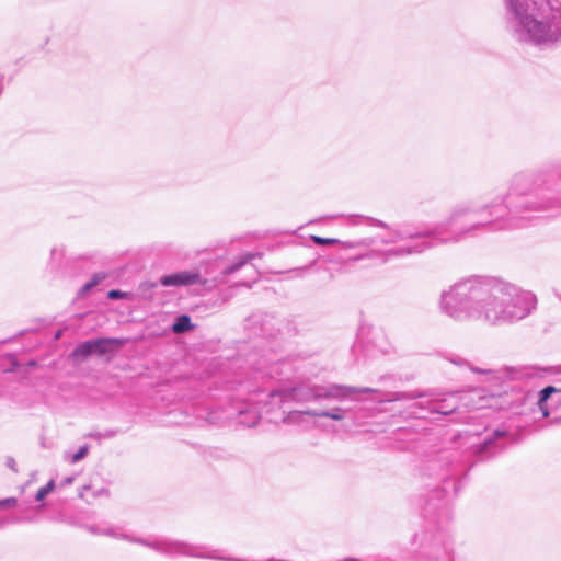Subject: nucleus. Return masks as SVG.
<instances>
[{"label":"nucleus","instance_id":"obj_1","mask_svg":"<svg viewBox=\"0 0 561 561\" xmlns=\"http://www.w3.org/2000/svg\"><path fill=\"white\" fill-rule=\"evenodd\" d=\"M537 306L534 293L507 282L479 277L461 278L439 294L438 310L448 319L466 323L504 325L528 317Z\"/></svg>","mask_w":561,"mask_h":561},{"label":"nucleus","instance_id":"obj_2","mask_svg":"<svg viewBox=\"0 0 561 561\" xmlns=\"http://www.w3.org/2000/svg\"><path fill=\"white\" fill-rule=\"evenodd\" d=\"M527 181L524 178H517L514 180L511 192L507 194L506 204L490 203L486 205H479L474 202H462L454 207L448 219L440 227L434 230H426L416 233H410L407 231H399L385 242H400L405 240H413L420 238L434 237L439 239V236L445 230H450L454 234H461L470 228H474L480 225L491 222L492 220H499L505 217L508 211L513 216H517L523 209L537 210L540 206H537L535 202L529 198L519 201V197L526 195L524 187ZM453 238H440L443 241H449Z\"/></svg>","mask_w":561,"mask_h":561},{"label":"nucleus","instance_id":"obj_3","mask_svg":"<svg viewBox=\"0 0 561 561\" xmlns=\"http://www.w3.org/2000/svg\"><path fill=\"white\" fill-rule=\"evenodd\" d=\"M513 35L536 44L561 41V9L547 0H504Z\"/></svg>","mask_w":561,"mask_h":561},{"label":"nucleus","instance_id":"obj_4","mask_svg":"<svg viewBox=\"0 0 561 561\" xmlns=\"http://www.w3.org/2000/svg\"><path fill=\"white\" fill-rule=\"evenodd\" d=\"M373 391L371 388H355L341 385L313 388H286L272 392L271 399L275 401L278 398L282 402L289 400L304 402L320 399H336L342 401L356 393H368Z\"/></svg>","mask_w":561,"mask_h":561},{"label":"nucleus","instance_id":"obj_5","mask_svg":"<svg viewBox=\"0 0 561 561\" xmlns=\"http://www.w3.org/2000/svg\"><path fill=\"white\" fill-rule=\"evenodd\" d=\"M125 343L124 340L115 337H102L95 340H89L79 344L71 353L73 358H87L92 354L104 355L112 351V346H122Z\"/></svg>","mask_w":561,"mask_h":561},{"label":"nucleus","instance_id":"obj_6","mask_svg":"<svg viewBox=\"0 0 561 561\" xmlns=\"http://www.w3.org/2000/svg\"><path fill=\"white\" fill-rule=\"evenodd\" d=\"M202 277L196 271H182L160 278V284L164 287H180L201 284Z\"/></svg>","mask_w":561,"mask_h":561},{"label":"nucleus","instance_id":"obj_7","mask_svg":"<svg viewBox=\"0 0 561 561\" xmlns=\"http://www.w3.org/2000/svg\"><path fill=\"white\" fill-rule=\"evenodd\" d=\"M430 245H431L430 242L423 241V242L416 243L414 245H408V247H402V248H399L396 250H391V251H389V255L399 256V255H403V254L421 253Z\"/></svg>","mask_w":561,"mask_h":561},{"label":"nucleus","instance_id":"obj_8","mask_svg":"<svg viewBox=\"0 0 561 561\" xmlns=\"http://www.w3.org/2000/svg\"><path fill=\"white\" fill-rule=\"evenodd\" d=\"M560 390L553 386H548L546 388H543L540 393H539V400H538V405H539V409L541 410L542 414L545 416H547L549 414L548 410H547V407H546V402L547 400L550 398V396L552 393H557L559 392Z\"/></svg>","mask_w":561,"mask_h":561},{"label":"nucleus","instance_id":"obj_9","mask_svg":"<svg viewBox=\"0 0 561 561\" xmlns=\"http://www.w3.org/2000/svg\"><path fill=\"white\" fill-rule=\"evenodd\" d=\"M239 416H240L239 422L247 426H253L260 420V415L256 411L240 412Z\"/></svg>","mask_w":561,"mask_h":561},{"label":"nucleus","instance_id":"obj_10","mask_svg":"<svg viewBox=\"0 0 561 561\" xmlns=\"http://www.w3.org/2000/svg\"><path fill=\"white\" fill-rule=\"evenodd\" d=\"M192 328L191 319L187 316H180L174 324L172 325V330L175 333H183Z\"/></svg>","mask_w":561,"mask_h":561},{"label":"nucleus","instance_id":"obj_11","mask_svg":"<svg viewBox=\"0 0 561 561\" xmlns=\"http://www.w3.org/2000/svg\"><path fill=\"white\" fill-rule=\"evenodd\" d=\"M456 408H457V405L455 403L446 405L445 401H442V402L433 403V405L431 407V410L436 413L448 414V413H451L453 411H455Z\"/></svg>","mask_w":561,"mask_h":561},{"label":"nucleus","instance_id":"obj_12","mask_svg":"<svg viewBox=\"0 0 561 561\" xmlns=\"http://www.w3.org/2000/svg\"><path fill=\"white\" fill-rule=\"evenodd\" d=\"M304 421V412L302 411H291L285 417L284 422L288 424H300Z\"/></svg>","mask_w":561,"mask_h":561},{"label":"nucleus","instance_id":"obj_13","mask_svg":"<svg viewBox=\"0 0 561 561\" xmlns=\"http://www.w3.org/2000/svg\"><path fill=\"white\" fill-rule=\"evenodd\" d=\"M343 409L334 408L332 411H321L320 414L322 417H329L335 421H341L344 419Z\"/></svg>","mask_w":561,"mask_h":561},{"label":"nucleus","instance_id":"obj_14","mask_svg":"<svg viewBox=\"0 0 561 561\" xmlns=\"http://www.w3.org/2000/svg\"><path fill=\"white\" fill-rule=\"evenodd\" d=\"M88 451H89V447L87 445L80 447L79 450L71 456L70 462L76 463V462L80 461L88 455Z\"/></svg>","mask_w":561,"mask_h":561},{"label":"nucleus","instance_id":"obj_15","mask_svg":"<svg viewBox=\"0 0 561 561\" xmlns=\"http://www.w3.org/2000/svg\"><path fill=\"white\" fill-rule=\"evenodd\" d=\"M311 238H312V241L319 245L334 244V243L340 242L337 239L322 238V237H318V236H312Z\"/></svg>","mask_w":561,"mask_h":561},{"label":"nucleus","instance_id":"obj_16","mask_svg":"<svg viewBox=\"0 0 561 561\" xmlns=\"http://www.w3.org/2000/svg\"><path fill=\"white\" fill-rule=\"evenodd\" d=\"M18 501L15 497H7L4 500H0V508H10L16 505Z\"/></svg>","mask_w":561,"mask_h":561},{"label":"nucleus","instance_id":"obj_17","mask_svg":"<svg viewBox=\"0 0 561 561\" xmlns=\"http://www.w3.org/2000/svg\"><path fill=\"white\" fill-rule=\"evenodd\" d=\"M127 296H128L127 293L121 291V290H116V289L110 290L108 294H107V297L110 299H121V298H126Z\"/></svg>","mask_w":561,"mask_h":561},{"label":"nucleus","instance_id":"obj_18","mask_svg":"<svg viewBox=\"0 0 561 561\" xmlns=\"http://www.w3.org/2000/svg\"><path fill=\"white\" fill-rule=\"evenodd\" d=\"M106 275L104 273H95L92 278L90 279L91 284H93V287H95L98 284H100Z\"/></svg>","mask_w":561,"mask_h":561},{"label":"nucleus","instance_id":"obj_19","mask_svg":"<svg viewBox=\"0 0 561 561\" xmlns=\"http://www.w3.org/2000/svg\"><path fill=\"white\" fill-rule=\"evenodd\" d=\"M106 275L104 273H95L92 278L90 279L91 284H93V287H95L98 284H100Z\"/></svg>","mask_w":561,"mask_h":561},{"label":"nucleus","instance_id":"obj_20","mask_svg":"<svg viewBox=\"0 0 561 561\" xmlns=\"http://www.w3.org/2000/svg\"><path fill=\"white\" fill-rule=\"evenodd\" d=\"M93 288V284H91V282H87L82 287L81 289L79 290V296H84L87 295L91 289Z\"/></svg>","mask_w":561,"mask_h":561},{"label":"nucleus","instance_id":"obj_21","mask_svg":"<svg viewBox=\"0 0 561 561\" xmlns=\"http://www.w3.org/2000/svg\"><path fill=\"white\" fill-rule=\"evenodd\" d=\"M48 494H49V493L47 492V490H45V489H44V486H43V488H41V489L37 491V493H36V495H35V500H36V501H43V500H44Z\"/></svg>","mask_w":561,"mask_h":561},{"label":"nucleus","instance_id":"obj_22","mask_svg":"<svg viewBox=\"0 0 561 561\" xmlns=\"http://www.w3.org/2000/svg\"><path fill=\"white\" fill-rule=\"evenodd\" d=\"M304 412V416L305 415H310V416H319V417H322L320 412L321 411H314V410H307V411H302Z\"/></svg>","mask_w":561,"mask_h":561},{"label":"nucleus","instance_id":"obj_23","mask_svg":"<svg viewBox=\"0 0 561 561\" xmlns=\"http://www.w3.org/2000/svg\"><path fill=\"white\" fill-rule=\"evenodd\" d=\"M55 488V482L54 480H50L45 486L44 489L47 490L48 493H50Z\"/></svg>","mask_w":561,"mask_h":561},{"label":"nucleus","instance_id":"obj_24","mask_svg":"<svg viewBox=\"0 0 561 561\" xmlns=\"http://www.w3.org/2000/svg\"><path fill=\"white\" fill-rule=\"evenodd\" d=\"M241 265H242V263L230 266L229 268H227L226 274H231V273H233V272H234V271H237Z\"/></svg>","mask_w":561,"mask_h":561},{"label":"nucleus","instance_id":"obj_25","mask_svg":"<svg viewBox=\"0 0 561 561\" xmlns=\"http://www.w3.org/2000/svg\"><path fill=\"white\" fill-rule=\"evenodd\" d=\"M8 466H9L12 470H15V461H14V459H12V458L8 459Z\"/></svg>","mask_w":561,"mask_h":561},{"label":"nucleus","instance_id":"obj_26","mask_svg":"<svg viewBox=\"0 0 561 561\" xmlns=\"http://www.w3.org/2000/svg\"><path fill=\"white\" fill-rule=\"evenodd\" d=\"M404 398H405V394H396L394 398L388 399V401L401 400V399H404Z\"/></svg>","mask_w":561,"mask_h":561},{"label":"nucleus","instance_id":"obj_27","mask_svg":"<svg viewBox=\"0 0 561 561\" xmlns=\"http://www.w3.org/2000/svg\"><path fill=\"white\" fill-rule=\"evenodd\" d=\"M72 481H73V478H71V477H70V478H67V479L65 480V484H70V483H72Z\"/></svg>","mask_w":561,"mask_h":561},{"label":"nucleus","instance_id":"obj_28","mask_svg":"<svg viewBox=\"0 0 561 561\" xmlns=\"http://www.w3.org/2000/svg\"><path fill=\"white\" fill-rule=\"evenodd\" d=\"M345 561H357V560H354V559H347V560H345Z\"/></svg>","mask_w":561,"mask_h":561}]
</instances>
